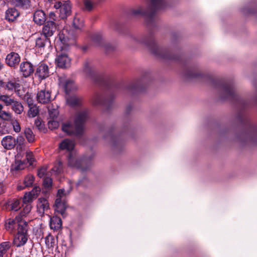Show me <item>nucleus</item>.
<instances>
[{
    "label": "nucleus",
    "instance_id": "nucleus-19",
    "mask_svg": "<svg viewBox=\"0 0 257 257\" xmlns=\"http://www.w3.org/2000/svg\"><path fill=\"white\" fill-rule=\"evenodd\" d=\"M38 212L41 215L49 208V204L48 200L44 198H40L38 200L37 204Z\"/></svg>",
    "mask_w": 257,
    "mask_h": 257
},
{
    "label": "nucleus",
    "instance_id": "nucleus-26",
    "mask_svg": "<svg viewBox=\"0 0 257 257\" xmlns=\"http://www.w3.org/2000/svg\"><path fill=\"white\" fill-rule=\"evenodd\" d=\"M11 105L12 109L17 114H21L24 111V106L20 101L15 99Z\"/></svg>",
    "mask_w": 257,
    "mask_h": 257
},
{
    "label": "nucleus",
    "instance_id": "nucleus-38",
    "mask_svg": "<svg viewBox=\"0 0 257 257\" xmlns=\"http://www.w3.org/2000/svg\"><path fill=\"white\" fill-rule=\"evenodd\" d=\"M92 40L96 45L100 46L102 44V37L100 34H94L92 36Z\"/></svg>",
    "mask_w": 257,
    "mask_h": 257
},
{
    "label": "nucleus",
    "instance_id": "nucleus-11",
    "mask_svg": "<svg viewBox=\"0 0 257 257\" xmlns=\"http://www.w3.org/2000/svg\"><path fill=\"white\" fill-rule=\"evenodd\" d=\"M58 5H59L58 7L60 8L59 13L60 19L62 20L66 19L71 13V7L70 3L65 2L62 5L61 2H59Z\"/></svg>",
    "mask_w": 257,
    "mask_h": 257
},
{
    "label": "nucleus",
    "instance_id": "nucleus-12",
    "mask_svg": "<svg viewBox=\"0 0 257 257\" xmlns=\"http://www.w3.org/2000/svg\"><path fill=\"white\" fill-rule=\"evenodd\" d=\"M20 71L23 77H27L33 73L34 69L32 63L28 61H25L20 64Z\"/></svg>",
    "mask_w": 257,
    "mask_h": 257
},
{
    "label": "nucleus",
    "instance_id": "nucleus-1",
    "mask_svg": "<svg viewBox=\"0 0 257 257\" xmlns=\"http://www.w3.org/2000/svg\"><path fill=\"white\" fill-rule=\"evenodd\" d=\"M149 5L146 9L142 7L132 9L131 14L134 16L142 15L145 17L147 25H151L155 21V14L157 11L165 8L167 6L166 0H149Z\"/></svg>",
    "mask_w": 257,
    "mask_h": 257
},
{
    "label": "nucleus",
    "instance_id": "nucleus-44",
    "mask_svg": "<svg viewBox=\"0 0 257 257\" xmlns=\"http://www.w3.org/2000/svg\"><path fill=\"white\" fill-rule=\"evenodd\" d=\"M10 121L12 125H13L14 131L16 133H19L21 131V126L18 120L16 119L12 118Z\"/></svg>",
    "mask_w": 257,
    "mask_h": 257
},
{
    "label": "nucleus",
    "instance_id": "nucleus-52",
    "mask_svg": "<svg viewBox=\"0 0 257 257\" xmlns=\"http://www.w3.org/2000/svg\"><path fill=\"white\" fill-rule=\"evenodd\" d=\"M46 243L49 247H53L54 245L55 240L52 236L46 237Z\"/></svg>",
    "mask_w": 257,
    "mask_h": 257
},
{
    "label": "nucleus",
    "instance_id": "nucleus-17",
    "mask_svg": "<svg viewBox=\"0 0 257 257\" xmlns=\"http://www.w3.org/2000/svg\"><path fill=\"white\" fill-rule=\"evenodd\" d=\"M64 32L65 31L64 30L59 34V38L60 41V44L59 45L61 50L65 49L69 46L74 44L73 40H70L65 36Z\"/></svg>",
    "mask_w": 257,
    "mask_h": 257
},
{
    "label": "nucleus",
    "instance_id": "nucleus-2",
    "mask_svg": "<svg viewBox=\"0 0 257 257\" xmlns=\"http://www.w3.org/2000/svg\"><path fill=\"white\" fill-rule=\"evenodd\" d=\"M88 117L87 111L86 110L78 112L74 120V124L70 122H66L62 125V131L69 135L79 136L82 135L83 130V124Z\"/></svg>",
    "mask_w": 257,
    "mask_h": 257
},
{
    "label": "nucleus",
    "instance_id": "nucleus-50",
    "mask_svg": "<svg viewBox=\"0 0 257 257\" xmlns=\"http://www.w3.org/2000/svg\"><path fill=\"white\" fill-rule=\"evenodd\" d=\"M186 75L189 78H195L198 77L200 75V73L196 72L195 70H190L186 73Z\"/></svg>",
    "mask_w": 257,
    "mask_h": 257
},
{
    "label": "nucleus",
    "instance_id": "nucleus-53",
    "mask_svg": "<svg viewBox=\"0 0 257 257\" xmlns=\"http://www.w3.org/2000/svg\"><path fill=\"white\" fill-rule=\"evenodd\" d=\"M16 144L19 145V146L23 145L24 143V138L22 136H18L17 138Z\"/></svg>",
    "mask_w": 257,
    "mask_h": 257
},
{
    "label": "nucleus",
    "instance_id": "nucleus-58",
    "mask_svg": "<svg viewBox=\"0 0 257 257\" xmlns=\"http://www.w3.org/2000/svg\"><path fill=\"white\" fill-rule=\"evenodd\" d=\"M59 5H58V3L56 4L54 7L57 9H60V8L58 7Z\"/></svg>",
    "mask_w": 257,
    "mask_h": 257
},
{
    "label": "nucleus",
    "instance_id": "nucleus-15",
    "mask_svg": "<svg viewBox=\"0 0 257 257\" xmlns=\"http://www.w3.org/2000/svg\"><path fill=\"white\" fill-rule=\"evenodd\" d=\"M21 60L20 55L15 52H11L8 54L6 58L7 64L10 67H16Z\"/></svg>",
    "mask_w": 257,
    "mask_h": 257
},
{
    "label": "nucleus",
    "instance_id": "nucleus-18",
    "mask_svg": "<svg viewBox=\"0 0 257 257\" xmlns=\"http://www.w3.org/2000/svg\"><path fill=\"white\" fill-rule=\"evenodd\" d=\"M37 100L41 103H46L51 100V93L49 90H41L37 93Z\"/></svg>",
    "mask_w": 257,
    "mask_h": 257
},
{
    "label": "nucleus",
    "instance_id": "nucleus-8",
    "mask_svg": "<svg viewBox=\"0 0 257 257\" xmlns=\"http://www.w3.org/2000/svg\"><path fill=\"white\" fill-rule=\"evenodd\" d=\"M28 226L23 229H19L17 235L13 240V244L17 247H21L26 244L28 240Z\"/></svg>",
    "mask_w": 257,
    "mask_h": 257
},
{
    "label": "nucleus",
    "instance_id": "nucleus-21",
    "mask_svg": "<svg viewBox=\"0 0 257 257\" xmlns=\"http://www.w3.org/2000/svg\"><path fill=\"white\" fill-rule=\"evenodd\" d=\"M19 80L12 79L6 82L5 89L9 91L18 92L20 90L21 85Z\"/></svg>",
    "mask_w": 257,
    "mask_h": 257
},
{
    "label": "nucleus",
    "instance_id": "nucleus-35",
    "mask_svg": "<svg viewBox=\"0 0 257 257\" xmlns=\"http://www.w3.org/2000/svg\"><path fill=\"white\" fill-rule=\"evenodd\" d=\"M24 133L28 142L32 143L35 141V135L31 129L26 128L25 130Z\"/></svg>",
    "mask_w": 257,
    "mask_h": 257
},
{
    "label": "nucleus",
    "instance_id": "nucleus-3",
    "mask_svg": "<svg viewBox=\"0 0 257 257\" xmlns=\"http://www.w3.org/2000/svg\"><path fill=\"white\" fill-rule=\"evenodd\" d=\"M74 147V142L73 141L65 139L59 145V148L61 150H66L69 152L68 156V165L72 168L80 169L82 171H85L86 169L82 167V165L84 162L78 160L76 157V153L72 151Z\"/></svg>",
    "mask_w": 257,
    "mask_h": 257
},
{
    "label": "nucleus",
    "instance_id": "nucleus-32",
    "mask_svg": "<svg viewBox=\"0 0 257 257\" xmlns=\"http://www.w3.org/2000/svg\"><path fill=\"white\" fill-rule=\"evenodd\" d=\"M73 26L75 29L80 30L83 26V20L79 16H76L73 19Z\"/></svg>",
    "mask_w": 257,
    "mask_h": 257
},
{
    "label": "nucleus",
    "instance_id": "nucleus-55",
    "mask_svg": "<svg viewBox=\"0 0 257 257\" xmlns=\"http://www.w3.org/2000/svg\"><path fill=\"white\" fill-rule=\"evenodd\" d=\"M27 187L25 186V185H24L23 183V184H19L17 186V190H19V191H21V190H22L23 189H24L25 188H26Z\"/></svg>",
    "mask_w": 257,
    "mask_h": 257
},
{
    "label": "nucleus",
    "instance_id": "nucleus-25",
    "mask_svg": "<svg viewBox=\"0 0 257 257\" xmlns=\"http://www.w3.org/2000/svg\"><path fill=\"white\" fill-rule=\"evenodd\" d=\"M50 226L51 229L58 230L62 226L61 219L57 216H53L50 218Z\"/></svg>",
    "mask_w": 257,
    "mask_h": 257
},
{
    "label": "nucleus",
    "instance_id": "nucleus-56",
    "mask_svg": "<svg viewBox=\"0 0 257 257\" xmlns=\"http://www.w3.org/2000/svg\"><path fill=\"white\" fill-rule=\"evenodd\" d=\"M6 188L4 185L0 182V195L2 194L5 191Z\"/></svg>",
    "mask_w": 257,
    "mask_h": 257
},
{
    "label": "nucleus",
    "instance_id": "nucleus-41",
    "mask_svg": "<svg viewBox=\"0 0 257 257\" xmlns=\"http://www.w3.org/2000/svg\"><path fill=\"white\" fill-rule=\"evenodd\" d=\"M94 7V3L91 0L83 1V8L84 11H90Z\"/></svg>",
    "mask_w": 257,
    "mask_h": 257
},
{
    "label": "nucleus",
    "instance_id": "nucleus-24",
    "mask_svg": "<svg viewBox=\"0 0 257 257\" xmlns=\"http://www.w3.org/2000/svg\"><path fill=\"white\" fill-rule=\"evenodd\" d=\"M47 45H50V39L40 34V36L36 39V47L41 48Z\"/></svg>",
    "mask_w": 257,
    "mask_h": 257
},
{
    "label": "nucleus",
    "instance_id": "nucleus-48",
    "mask_svg": "<svg viewBox=\"0 0 257 257\" xmlns=\"http://www.w3.org/2000/svg\"><path fill=\"white\" fill-rule=\"evenodd\" d=\"M47 170V166H43L38 170L37 175L40 178L44 177Z\"/></svg>",
    "mask_w": 257,
    "mask_h": 257
},
{
    "label": "nucleus",
    "instance_id": "nucleus-31",
    "mask_svg": "<svg viewBox=\"0 0 257 257\" xmlns=\"http://www.w3.org/2000/svg\"><path fill=\"white\" fill-rule=\"evenodd\" d=\"M29 109L28 112V115L30 117H34L37 115L39 113L38 107L33 104L28 103Z\"/></svg>",
    "mask_w": 257,
    "mask_h": 257
},
{
    "label": "nucleus",
    "instance_id": "nucleus-10",
    "mask_svg": "<svg viewBox=\"0 0 257 257\" xmlns=\"http://www.w3.org/2000/svg\"><path fill=\"white\" fill-rule=\"evenodd\" d=\"M40 191L41 188L40 187L35 186L32 190L26 193L23 198V202L24 204H30L32 202V201L38 196Z\"/></svg>",
    "mask_w": 257,
    "mask_h": 257
},
{
    "label": "nucleus",
    "instance_id": "nucleus-4",
    "mask_svg": "<svg viewBox=\"0 0 257 257\" xmlns=\"http://www.w3.org/2000/svg\"><path fill=\"white\" fill-rule=\"evenodd\" d=\"M28 226L27 222L21 216H16L15 219L9 218L6 221L5 228L11 233L15 232L19 229H23Z\"/></svg>",
    "mask_w": 257,
    "mask_h": 257
},
{
    "label": "nucleus",
    "instance_id": "nucleus-28",
    "mask_svg": "<svg viewBox=\"0 0 257 257\" xmlns=\"http://www.w3.org/2000/svg\"><path fill=\"white\" fill-rule=\"evenodd\" d=\"M4 106L0 104V118L5 121H10L13 118L11 113L3 110Z\"/></svg>",
    "mask_w": 257,
    "mask_h": 257
},
{
    "label": "nucleus",
    "instance_id": "nucleus-54",
    "mask_svg": "<svg viewBox=\"0 0 257 257\" xmlns=\"http://www.w3.org/2000/svg\"><path fill=\"white\" fill-rule=\"evenodd\" d=\"M35 125L37 126V127L40 130L41 128V122L39 119H36L35 120Z\"/></svg>",
    "mask_w": 257,
    "mask_h": 257
},
{
    "label": "nucleus",
    "instance_id": "nucleus-29",
    "mask_svg": "<svg viewBox=\"0 0 257 257\" xmlns=\"http://www.w3.org/2000/svg\"><path fill=\"white\" fill-rule=\"evenodd\" d=\"M27 167V164L25 161L16 160L15 163L12 164L11 169L15 171H19L24 169Z\"/></svg>",
    "mask_w": 257,
    "mask_h": 257
},
{
    "label": "nucleus",
    "instance_id": "nucleus-59",
    "mask_svg": "<svg viewBox=\"0 0 257 257\" xmlns=\"http://www.w3.org/2000/svg\"><path fill=\"white\" fill-rule=\"evenodd\" d=\"M0 257H3V256H2V255H0Z\"/></svg>",
    "mask_w": 257,
    "mask_h": 257
},
{
    "label": "nucleus",
    "instance_id": "nucleus-39",
    "mask_svg": "<svg viewBox=\"0 0 257 257\" xmlns=\"http://www.w3.org/2000/svg\"><path fill=\"white\" fill-rule=\"evenodd\" d=\"M48 110L50 116V119H55L57 118L59 114V111L57 107L54 108L52 106H49Z\"/></svg>",
    "mask_w": 257,
    "mask_h": 257
},
{
    "label": "nucleus",
    "instance_id": "nucleus-20",
    "mask_svg": "<svg viewBox=\"0 0 257 257\" xmlns=\"http://www.w3.org/2000/svg\"><path fill=\"white\" fill-rule=\"evenodd\" d=\"M2 145L5 149L10 150L14 148L16 145V141L12 136H7L3 139Z\"/></svg>",
    "mask_w": 257,
    "mask_h": 257
},
{
    "label": "nucleus",
    "instance_id": "nucleus-43",
    "mask_svg": "<svg viewBox=\"0 0 257 257\" xmlns=\"http://www.w3.org/2000/svg\"><path fill=\"white\" fill-rule=\"evenodd\" d=\"M21 200L19 199H14L13 200L11 206V209L14 211H17L21 208Z\"/></svg>",
    "mask_w": 257,
    "mask_h": 257
},
{
    "label": "nucleus",
    "instance_id": "nucleus-51",
    "mask_svg": "<svg viewBox=\"0 0 257 257\" xmlns=\"http://www.w3.org/2000/svg\"><path fill=\"white\" fill-rule=\"evenodd\" d=\"M23 211L21 213L22 215H25L28 214L31 210V205L30 204H24Z\"/></svg>",
    "mask_w": 257,
    "mask_h": 257
},
{
    "label": "nucleus",
    "instance_id": "nucleus-30",
    "mask_svg": "<svg viewBox=\"0 0 257 257\" xmlns=\"http://www.w3.org/2000/svg\"><path fill=\"white\" fill-rule=\"evenodd\" d=\"M92 102L94 105L104 104L106 100H103L102 95L99 93H95L92 98Z\"/></svg>",
    "mask_w": 257,
    "mask_h": 257
},
{
    "label": "nucleus",
    "instance_id": "nucleus-37",
    "mask_svg": "<svg viewBox=\"0 0 257 257\" xmlns=\"http://www.w3.org/2000/svg\"><path fill=\"white\" fill-rule=\"evenodd\" d=\"M14 100L15 99L12 98L9 95L0 94V101L4 102L7 106L11 105Z\"/></svg>",
    "mask_w": 257,
    "mask_h": 257
},
{
    "label": "nucleus",
    "instance_id": "nucleus-23",
    "mask_svg": "<svg viewBox=\"0 0 257 257\" xmlns=\"http://www.w3.org/2000/svg\"><path fill=\"white\" fill-rule=\"evenodd\" d=\"M19 16V13L16 9L9 8L6 12L5 18L9 22H13Z\"/></svg>",
    "mask_w": 257,
    "mask_h": 257
},
{
    "label": "nucleus",
    "instance_id": "nucleus-33",
    "mask_svg": "<svg viewBox=\"0 0 257 257\" xmlns=\"http://www.w3.org/2000/svg\"><path fill=\"white\" fill-rule=\"evenodd\" d=\"M81 102V99L75 95L67 98V103L71 106L78 105Z\"/></svg>",
    "mask_w": 257,
    "mask_h": 257
},
{
    "label": "nucleus",
    "instance_id": "nucleus-13",
    "mask_svg": "<svg viewBox=\"0 0 257 257\" xmlns=\"http://www.w3.org/2000/svg\"><path fill=\"white\" fill-rule=\"evenodd\" d=\"M59 80V84L63 87L66 94L76 89V86L73 80L62 77H60Z\"/></svg>",
    "mask_w": 257,
    "mask_h": 257
},
{
    "label": "nucleus",
    "instance_id": "nucleus-46",
    "mask_svg": "<svg viewBox=\"0 0 257 257\" xmlns=\"http://www.w3.org/2000/svg\"><path fill=\"white\" fill-rule=\"evenodd\" d=\"M83 71L88 76H91L93 74L92 68L88 63L84 64Z\"/></svg>",
    "mask_w": 257,
    "mask_h": 257
},
{
    "label": "nucleus",
    "instance_id": "nucleus-16",
    "mask_svg": "<svg viewBox=\"0 0 257 257\" xmlns=\"http://www.w3.org/2000/svg\"><path fill=\"white\" fill-rule=\"evenodd\" d=\"M49 74L48 66L45 64H40L37 67L36 75L41 79L48 77Z\"/></svg>",
    "mask_w": 257,
    "mask_h": 257
},
{
    "label": "nucleus",
    "instance_id": "nucleus-34",
    "mask_svg": "<svg viewBox=\"0 0 257 257\" xmlns=\"http://www.w3.org/2000/svg\"><path fill=\"white\" fill-rule=\"evenodd\" d=\"M34 180V176L32 174H28L25 177L23 184L25 185V186L29 187L33 185Z\"/></svg>",
    "mask_w": 257,
    "mask_h": 257
},
{
    "label": "nucleus",
    "instance_id": "nucleus-42",
    "mask_svg": "<svg viewBox=\"0 0 257 257\" xmlns=\"http://www.w3.org/2000/svg\"><path fill=\"white\" fill-rule=\"evenodd\" d=\"M63 170V165L61 162L57 161L54 167L51 169L52 172H55L56 174L60 173Z\"/></svg>",
    "mask_w": 257,
    "mask_h": 257
},
{
    "label": "nucleus",
    "instance_id": "nucleus-57",
    "mask_svg": "<svg viewBox=\"0 0 257 257\" xmlns=\"http://www.w3.org/2000/svg\"><path fill=\"white\" fill-rule=\"evenodd\" d=\"M6 85V82H4L2 80H0V89L4 88L5 89V85Z\"/></svg>",
    "mask_w": 257,
    "mask_h": 257
},
{
    "label": "nucleus",
    "instance_id": "nucleus-14",
    "mask_svg": "<svg viewBox=\"0 0 257 257\" xmlns=\"http://www.w3.org/2000/svg\"><path fill=\"white\" fill-rule=\"evenodd\" d=\"M54 23L53 21H47L43 26L41 34L48 38L51 37L57 28Z\"/></svg>",
    "mask_w": 257,
    "mask_h": 257
},
{
    "label": "nucleus",
    "instance_id": "nucleus-45",
    "mask_svg": "<svg viewBox=\"0 0 257 257\" xmlns=\"http://www.w3.org/2000/svg\"><path fill=\"white\" fill-rule=\"evenodd\" d=\"M48 125L51 130L55 129L59 126V122L55 119H50L48 122Z\"/></svg>",
    "mask_w": 257,
    "mask_h": 257
},
{
    "label": "nucleus",
    "instance_id": "nucleus-7",
    "mask_svg": "<svg viewBox=\"0 0 257 257\" xmlns=\"http://www.w3.org/2000/svg\"><path fill=\"white\" fill-rule=\"evenodd\" d=\"M221 97L223 99H233L236 96L233 85L230 82H223L220 84Z\"/></svg>",
    "mask_w": 257,
    "mask_h": 257
},
{
    "label": "nucleus",
    "instance_id": "nucleus-47",
    "mask_svg": "<svg viewBox=\"0 0 257 257\" xmlns=\"http://www.w3.org/2000/svg\"><path fill=\"white\" fill-rule=\"evenodd\" d=\"M26 158L27 162L29 163V165H31L35 161L33 154L31 152H27L26 154Z\"/></svg>",
    "mask_w": 257,
    "mask_h": 257
},
{
    "label": "nucleus",
    "instance_id": "nucleus-9",
    "mask_svg": "<svg viewBox=\"0 0 257 257\" xmlns=\"http://www.w3.org/2000/svg\"><path fill=\"white\" fill-rule=\"evenodd\" d=\"M55 62L57 66L61 68H68L71 64V59L65 53L58 54Z\"/></svg>",
    "mask_w": 257,
    "mask_h": 257
},
{
    "label": "nucleus",
    "instance_id": "nucleus-36",
    "mask_svg": "<svg viewBox=\"0 0 257 257\" xmlns=\"http://www.w3.org/2000/svg\"><path fill=\"white\" fill-rule=\"evenodd\" d=\"M11 244L9 241L3 242L0 244V255L3 256L4 254L6 253L7 251L11 247Z\"/></svg>",
    "mask_w": 257,
    "mask_h": 257
},
{
    "label": "nucleus",
    "instance_id": "nucleus-22",
    "mask_svg": "<svg viewBox=\"0 0 257 257\" xmlns=\"http://www.w3.org/2000/svg\"><path fill=\"white\" fill-rule=\"evenodd\" d=\"M33 20L38 25H43L46 21L45 14L42 10L36 11L33 15Z\"/></svg>",
    "mask_w": 257,
    "mask_h": 257
},
{
    "label": "nucleus",
    "instance_id": "nucleus-49",
    "mask_svg": "<svg viewBox=\"0 0 257 257\" xmlns=\"http://www.w3.org/2000/svg\"><path fill=\"white\" fill-rule=\"evenodd\" d=\"M52 185V180L49 177H45L43 181V185L45 188H50Z\"/></svg>",
    "mask_w": 257,
    "mask_h": 257
},
{
    "label": "nucleus",
    "instance_id": "nucleus-6",
    "mask_svg": "<svg viewBox=\"0 0 257 257\" xmlns=\"http://www.w3.org/2000/svg\"><path fill=\"white\" fill-rule=\"evenodd\" d=\"M146 45L150 51L156 56L165 59H175L173 56L162 48H160L154 39H151L146 42Z\"/></svg>",
    "mask_w": 257,
    "mask_h": 257
},
{
    "label": "nucleus",
    "instance_id": "nucleus-40",
    "mask_svg": "<svg viewBox=\"0 0 257 257\" xmlns=\"http://www.w3.org/2000/svg\"><path fill=\"white\" fill-rule=\"evenodd\" d=\"M49 20L48 21H53L55 23V25L57 27L60 24L59 21L61 20L59 16L57 17L56 14L54 12H50L49 14Z\"/></svg>",
    "mask_w": 257,
    "mask_h": 257
},
{
    "label": "nucleus",
    "instance_id": "nucleus-5",
    "mask_svg": "<svg viewBox=\"0 0 257 257\" xmlns=\"http://www.w3.org/2000/svg\"><path fill=\"white\" fill-rule=\"evenodd\" d=\"M69 192L68 191L66 192L64 189L58 190L57 198L55 203V210L62 215L64 214L67 207L66 195Z\"/></svg>",
    "mask_w": 257,
    "mask_h": 257
},
{
    "label": "nucleus",
    "instance_id": "nucleus-27",
    "mask_svg": "<svg viewBox=\"0 0 257 257\" xmlns=\"http://www.w3.org/2000/svg\"><path fill=\"white\" fill-rule=\"evenodd\" d=\"M13 5L16 7L27 9L30 6L29 0H11Z\"/></svg>",
    "mask_w": 257,
    "mask_h": 257
}]
</instances>
